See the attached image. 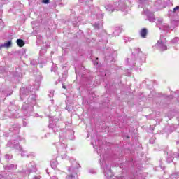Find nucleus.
<instances>
[{"instance_id": "obj_3", "label": "nucleus", "mask_w": 179, "mask_h": 179, "mask_svg": "<svg viewBox=\"0 0 179 179\" xmlns=\"http://www.w3.org/2000/svg\"><path fill=\"white\" fill-rule=\"evenodd\" d=\"M36 106V94H31L27 99L26 101L22 106V111L26 117H38V114L34 113L33 107Z\"/></svg>"}, {"instance_id": "obj_31", "label": "nucleus", "mask_w": 179, "mask_h": 179, "mask_svg": "<svg viewBox=\"0 0 179 179\" xmlns=\"http://www.w3.org/2000/svg\"><path fill=\"white\" fill-rule=\"evenodd\" d=\"M97 19H103L104 17V13L103 12L100 11L99 13L96 14Z\"/></svg>"}, {"instance_id": "obj_48", "label": "nucleus", "mask_w": 179, "mask_h": 179, "mask_svg": "<svg viewBox=\"0 0 179 179\" xmlns=\"http://www.w3.org/2000/svg\"><path fill=\"white\" fill-rule=\"evenodd\" d=\"M63 89H66V87L65 85L62 86Z\"/></svg>"}, {"instance_id": "obj_46", "label": "nucleus", "mask_w": 179, "mask_h": 179, "mask_svg": "<svg viewBox=\"0 0 179 179\" xmlns=\"http://www.w3.org/2000/svg\"><path fill=\"white\" fill-rule=\"evenodd\" d=\"M23 125H24V127H27V122H23Z\"/></svg>"}, {"instance_id": "obj_18", "label": "nucleus", "mask_w": 179, "mask_h": 179, "mask_svg": "<svg viewBox=\"0 0 179 179\" xmlns=\"http://www.w3.org/2000/svg\"><path fill=\"white\" fill-rule=\"evenodd\" d=\"M155 8H157V9H158V10H160L161 9H163L164 8V3L162 0H156L155 3Z\"/></svg>"}, {"instance_id": "obj_12", "label": "nucleus", "mask_w": 179, "mask_h": 179, "mask_svg": "<svg viewBox=\"0 0 179 179\" xmlns=\"http://www.w3.org/2000/svg\"><path fill=\"white\" fill-rule=\"evenodd\" d=\"M58 121L59 120L57 118L50 119V120L49 128L52 129L55 134L61 129L59 125H58Z\"/></svg>"}, {"instance_id": "obj_45", "label": "nucleus", "mask_w": 179, "mask_h": 179, "mask_svg": "<svg viewBox=\"0 0 179 179\" xmlns=\"http://www.w3.org/2000/svg\"><path fill=\"white\" fill-rule=\"evenodd\" d=\"M50 179H58V178L55 176H53Z\"/></svg>"}, {"instance_id": "obj_17", "label": "nucleus", "mask_w": 179, "mask_h": 179, "mask_svg": "<svg viewBox=\"0 0 179 179\" xmlns=\"http://www.w3.org/2000/svg\"><path fill=\"white\" fill-rule=\"evenodd\" d=\"M179 12V6L175 7L173 10H169V17H175Z\"/></svg>"}, {"instance_id": "obj_54", "label": "nucleus", "mask_w": 179, "mask_h": 179, "mask_svg": "<svg viewBox=\"0 0 179 179\" xmlns=\"http://www.w3.org/2000/svg\"><path fill=\"white\" fill-rule=\"evenodd\" d=\"M11 176H12V173H10V177H11Z\"/></svg>"}, {"instance_id": "obj_28", "label": "nucleus", "mask_w": 179, "mask_h": 179, "mask_svg": "<svg viewBox=\"0 0 179 179\" xmlns=\"http://www.w3.org/2000/svg\"><path fill=\"white\" fill-rule=\"evenodd\" d=\"M36 82H37L36 85L40 87V82H41V75L38 74V77L36 78Z\"/></svg>"}, {"instance_id": "obj_13", "label": "nucleus", "mask_w": 179, "mask_h": 179, "mask_svg": "<svg viewBox=\"0 0 179 179\" xmlns=\"http://www.w3.org/2000/svg\"><path fill=\"white\" fill-rule=\"evenodd\" d=\"M26 169H24L25 173H34L37 171V166L35 162H31L26 164Z\"/></svg>"}, {"instance_id": "obj_7", "label": "nucleus", "mask_w": 179, "mask_h": 179, "mask_svg": "<svg viewBox=\"0 0 179 179\" xmlns=\"http://www.w3.org/2000/svg\"><path fill=\"white\" fill-rule=\"evenodd\" d=\"M70 163L71 166L68 168L69 176L66 179H78V169L80 168V165L73 158L70 159Z\"/></svg>"}, {"instance_id": "obj_35", "label": "nucleus", "mask_w": 179, "mask_h": 179, "mask_svg": "<svg viewBox=\"0 0 179 179\" xmlns=\"http://www.w3.org/2000/svg\"><path fill=\"white\" fill-rule=\"evenodd\" d=\"M5 157L7 160H11V159L13 158V156L10 154H6Z\"/></svg>"}, {"instance_id": "obj_2", "label": "nucleus", "mask_w": 179, "mask_h": 179, "mask_svg": "<svg viewBox=\"0 0 179 179\" xmlns=\"http://www.w3.org/2000/svg\"><path fill=\"white\" fill-rule=\"evenodd\" d=\"M133 0H113V5L108 4L105 6L107 12H114L115 10H121L122 12H128L131 9Z\"/></svg>"}, {"instance_id": "obj_1", "label": "nucleus", "mask_w": 179, "mask_h": 179, "mask_svg": "<svg viewBox=\"0 0 179 179\" xmlns=\"http://www.w3.org/2000/svg\"><path fill=\"white\" fill-rule=\"evenodd\" d=\"M145 61H146V56L145 54L141 51L140 48H135L134 49V52L131 55V58H127L126 59V64L130 66V69H134V68L136 72H139L141 69L135 66H141Z\"/></svg>"}, {"instance_id": "obj_16", "label": "nucleus", "mask_w": 179, "mask_h": 179, "mask_svg": "<svg viewBox=\"0 0 179 179\" xmlns=\"http://www.w3.org/2000/svg\"><path fill=\"white\" fill-rule=\"evenodd\" d=\"M29 93H30V91L27 88L22 87L20 90V96L22 101H24V99L27 97Z\"/></svg>"}, {"instance_id": "obj_11", "label": "nucleus", "mask_w": 179, "mask_h": 179, "mask_svg": "<svg viewBox=\"0 0 179 179\" xmlns=\"http://www.w3.org/2000/svg\"><path fill=\"white\" fill-rule=\"evenodd\" d=\"M166 44H167V39L164 36H160V38L155 44V47L159 51H167V45Z\"/></svg>"}, {"instance_id": "obj_39", "label": "nucleus", "mask_w": 179, "mask_h": 179, "mask_svg": "<svg viewBox=\"0 0 179 179\" xmlns=\"http://www.w3.org/2000/svg\"><path fill=\"white\" fill-rule=\"evenodd\" d=\"M42 3H45V5H47L50 3V0H43Z\"/></svg>"}, {"instance_id": "obj_6", "label": "nucleus", "mask_w": 179, "mask_h": 179, "mask_svg": "<svg viewBox=\"0 0 179 179\" xmlns=\"http://www.w3.org/2000/svg\"><path fill=\"white\" fill-rule=\"evenodd\" d=\"M22 139H20V136H15L14 138L11 141H8L7 146L9 148H13L14 149H16V150H18V152H21V156L22 157H24L27 156V157H34L36 156V154L34 152H31L30 154H27V150H23L22 148V146L19 144V142H20Z\"/></svg>"}, {"instance_id": "obj_14", "label": "nucleus", "mask_w": 179, "mask_h": 179, "mask_svg": "<svg viewBox=\"0 0 179 179\" xmlns=\"http://www.w3.org/2000/svg\"><path fill=\"white\" fill-rule=\"evenodd\" d=\"M143 13L147 16V19L149 22L151 23H155V22H156V18L155 17V14H153V13H151L148 9H143Z\"/></svg>"}, {"instance_id": "obj_15", "label": "nucleus", "mask_w": 179, "mask_h": 179, "mask_svg": "<svg viewBox=\"0 0 179 179\" xmlns=\"http://www.w3.org/2000/svg\"><path fill=\"white\" fill-rule=\"evenodd\" d=\"M94 65L96 67V72L98 76H101V78H104V76L107 75V73L104 71V69L103 68V66L97 67V65H99V63L97 62H94Z\"/></svg>"}, {"instance_id": "obj_21", "label": "nucleus", "mask_w": 179, "mask_h": 179, "mask_svg": "<svg viewBox=\"0 0 179 179\" xmlns=\"http://www.w3.org/2000/svg\"><path fill=\"white\" fill-rule=\"evenodd\" d=\"M17 169V164H10L6 166H4V170H16Z\"/></svg>"}, {"instance_id": "obj_52", "label": "nucleus", "mask_w": 179, "mask_h": 179, "mask_svg": "<svg viewBox=\"0 0 179 179\" xmlns=\"http://www.w3.org/2000/svg\"><path fill=\"white\" fill-rule=\"evenodd\" d=\"M101 82H99V83H97V85H99V83H100Z\"/></svg>"}, {"instance_id": "obj_33", "label": "nucleus", "mask_w": 179, "mask_h": 179, "mask_svg": "<svg viewBox=\"0 0 179 179\" xmlns=\"http://www.w3.org/2000/svg\"><path fill=\"white\" fill-rule=\"evenodd\" d=\"M77 20L78 21H75L73 22V26H78V23H79V22H80V20H82V18H80V17H78L77 18Z\"/></svg>"}, {"instance_id": "obj_43", "label": "nucleus", "mask_w": 179, "mask_h": 179, "mask_svg": "<svg viewBox=\"0 0 179 179\" xmlns=\"http://www.w3.org/2000/svg\"><path fill=\"white\" fill-rule=\"evenodd\" d=\"M41 176H35L32 179H41Z\"/></svg>"}, {"instance_id": "obj_36", "label": "nucleus", "mask_w": 179, "mask_h": 179, "mask_svg": "<svg viewBox=\"0 0 179 179\" xmlns=\"http://www.w3.org/2000/svg\"><path fill=\"white\" fill-rule=\"evenodd\" d=\"M173 160H174V158L173 157H169L167 159H166V162L167 163H171V162H173Z\"/></svg>"}, {"instance_id": "obj_30", "label": "nucleus", "mask_w": 179, "mask_h": 179, "mask_svg": "<svg viewBox=\"0 0 179 179\" xmlns=\"http://www.w3.org/2000/svg\"><path fill=\"white\" fill-rule=\"evenodd\" d=\"M178 178H179V172H176L171 175V178H172V179Z\"/></svg>"}, {"instance_id": "obj_29", "label": "nucleus", "mask_w": 179, "mask_h": 179, "mask_svg": "<svg viewBox=\"0 0 179 179\" xmlns=\"http://www.w3.org/2000/svg\"><path fill=\"white\" fill-rule=\"evenodd\" d=\"M178 41H179V38L175 37L169 43L171 44H177V43H178Z\"/></svg>"}, {"instance_id": "obj_26", "label": "nucleus", "mask_w": 179, "mask_h": 179, "mask_svg": "<svg viewBox=\"0 0 179 179\" xmlns=\"http://www.w3.org/2000/svg\"><path fill=\"white\" fill-rule=\"evenodd\" d=\"M12 45V41H8L7 43L0 44V50L1 48H3V47H6V48H9Z\"/></svg>"}, {"instance_id": "obj_8", "label": "nucleus", "mask_w": 179, "mask_h": 179, "mask_svg": "<svg viewBox=\"0 0 179 179\" xmlns=\"http://www.w3.org/2000/svg\"><path fill=\"white\" fill-rule=\"evenodd\" d=\"M171 26L169 27L167 24L163 23V19H158L157 21V26L159 27V30H164V31H170L171 30H174L176 27H178L179 21L173 20L171 22Z\"/></svg>"}, {"instance_id": "obj_37", "label": "nucleus", "mask_w": 179, "mask_h": 179, "mask_svg": "<svg viewBox=\"0 0 179 179\" xmlns=\"http://www.w3.org/2000/svg\"><path fill=\"white\" fill-rule=\"evenodd\" d=\"M49 97H54V90H51L50 94H48Z\"/></svg>"}, {"instance_id": "obj_53", "label": "nucleus", "mask_w": 179, "mask_h": 179, "mask_svg": "<svg viewBox=\"0 0 179 179\" xmlns=\"http://www.w3.org/2000/svg\"><path fill=\"white\" fill-rule=\"evenodd\" d=\"M0 22H2V20H0Z\"/></svg>"}, {"instance_id": "obj_49", "label": "nucleus", "mask_w": 179, "mask_h": 179, "mask_svg": "<svg viewBox=\"0 0 179 179\" xmlns=\"http://www.w3.org/2000/svg\"><path fill=\"white\" fill-rule=\"evenodd\" d=\"M161 169H162V170H164V166H161Z\"/></svg>"}, {"instance_id": "obj_44", "label": "nucleus", "mask_w": 179, "mask_h": 179, "mask_svg": "<svg viewBox=\"0 0 179 179\" xmlns=\"http://www.w3.org/2000/svg\"><path fill=\"white\" fill-rule=\"evenodd\" d=\"M175 94L178 96H176V97L178 98L179 99V91H177L176 92H175Z\"/></svg>"}, {"instance_id": "obj_25", "label": "nucleus", "mask_w": 179, "mask_h": 179, "mask_svg": "<svg viewBox=\"0 0 179 179\" xmlns=\"http://www.w3.org/2000/svg\"><path fill=\"white\" fill-rule=\"evenodd\" d=\"M57 165H58V161H57V159H52L50 161V166H51L52 169H53L54 170H55V169H57Z\"/></svg>"}, {"instance_id": "obj_10", "label": "nucleus", "mask_w": 179, "mask_h": 179, "mask_svg": "<svg viewBox=\"0 0 179 179\" xmlns=\"http://www.w3.org/2000/svg\"><path fill=\"white\" fill-rule=\"evenodd\" d=\"M19 106H16V104L11 103L8 106V112L7 113V115L10 117V118H18L19 117Z\"/></svg>"}, {"instance_id": "obj_9", "label": "nucleus", "mask_w": 179, "mask_h": 179, "mask_svg": "<svg viewBox=\"0 0 179 179\" xmlns=\"http://www.w3.org/2000/svg\"><path fill=\"white\" fill-rule=\"evenodd\" d=\"M75 72L76 75L81 76L83 82L85 83V85L90 87V85H92V80H93V77L90 76V73L86 74V71L85 70V67L81 66L80 71L78 69H75Z\"/></svg>"}, {"instance_id": "obj_27", "label": "nucleus", "mask_w": 179, "mask_h": 179, "mask_svg": "<svg viewBox=\"0 0 179 179\" xmlns=\"http://www.w3.org/2000/svg\"><path fill=\"white\" fill-rule=\"evenodd\" d=\"M17 44L18 47H23V45H24V41H23L22 39H17Z\"/></svg>"}, {"instance_id": "obj_42", "label": "nucleus", "mask_w": 179, "mask_h": 179, "mask_svg": "<svg viewBox=\"0 0 179 179\" xmlns=\"http://www.w3.org/2000/svg\"><path fill=\"white\" fill-rule=\"evenodd\" d=\"M150 143H151V145H153V143H155V139L153 138H151L150 139Z\"/></svg>"}, {"instance_id": "obj_23", "label": "nucleus", "mask_w": 179, "mask_h": 179, "mask_svg": "<svg viewBox=\"0 0 179 179\" xmlns=\"http://www.w3.org/2000/svg\"><path fill=\"white\" fill-rule=\"evenodd\" d=\"M120 33H122V28L117 27L115 29V31L113 33V36H114L115 37L116 36H120Z\"/></svg>"}, {"instance_id": "obj_40", "label": "nucleus", "mask_w": 179, "mask_h": 179, "mask_svg": "<svg viewBox=\"0 0 179 179\" xmlns=\"http://www.w3.org/2000/svg\"><path fill=\"white\" fill-rule=\"evenodd\" d=\"M89 173H90V174H95L96 171L94 169H90Z\"/></svg>"}, {"instance_id": "obj_4", "label": "nucleus", "mask_w": 179, "mask_h": 179, "mask_svg": "<svg viewBox=\"0 0 179 179\" xmlns=\"http://www.w3.org/2000/svg\"><path fill=\"white\" fill-rule=\"evenodd\" d=\"M73 130L68 131L66 134H62L59 135L60 143L57 145V150L58 153L61 155L62 159H65L66 157V148H68V145L64 142V139H66V136L71 135L69 137V139H73Z\"/></svg>"}, {"instance_id": "obj_22", "label": "nucleus", "mask_w": 179, "mask_h": 179, "mask_svg": "<svg viewBox=\"0 0 179 179\" xmlns=\"http://www.w3.org/2000/svg\"><path fill=\"white\" fill-rule=\"evenodd\" d=\"M140 36L142 38H146V36H148V29L146 28H143L140 31Z\"/></svg>"}, {"instance_id": "obj_32", "label": "nucleus", "mask_w": 179, "mask_h": 179, "mask_svg": "<svg viewBox=\"0 0 179 179\" xmlns=\"http://www.w3.org/2000/svg\"><path fill=\"white\" fill-rule=\"evenodd\" d=\"M103 26V22H100V23H95L94 24V27H95V29H100L101 27Z\"/></svg>"}, {"instance_id": "obj_47", "label": "nucleus", "mask_w": 179, "mask_h": 179, "mask_svg": "<svg viewBox=\"0 0 179 179\" xmlns=\"http://www.w3.org/2000/svg\"><path fill=\"white\" fill-rule=\"evenodd\" d=\"M63 80H66V77H64Z\"/></svg>"}, {"instance_id": "obj_19", "label": "nucleus", "mask_w": 179, "mask_h": 179, "mask_svg": "<svg viewBox=\"0 0 179 179\" xmlns=\"http://www.w3.org/2000/svg\"><path fill=\"white\" fill-rule=\"evenodd\" d=\"M10 132H15V134H19V131H20V124H15L10 128Z\"/></svg>"}, {"instance_id": "obj_38", "label": "nucleus", "mask_w": 179, "mask_h": 179, "mask_svg": "<svg viewBox=\"0 0 179 179\" xmlns=\"http://www.w3.org/2000/svg\"><path fill=\"white\" fill-rule=\"evenodd\" d=\"M80 2H85L87 3V2H93V0H79Z\"/></svg>"}, {"instance_id": "obj_50", "label": "nucleus", "mask_w": 179, "mask_h": 179, "mask_svg": "<svg viewBox=\"0 0 179 179\" xmlns=\"http://www.w3.org/2000/svg\"><path fill=\"white\" fill-rule=\"evenodd\" d=\"M2 1H3L5 3H6V1H7L8 0H2Z\"/></svg>"}, {"instance_id": "obj_51", "label": "nucleus", "mask_w": 179, "mask_h": 179, "mask_svg": "<svg viewBox=\"0 0 179 179\" xmlns=\"http://www.w3.org/2000/svg\"><path fill=\"white\" fill-rule=\"evenodd\" d=\"M7 96H10V94H7Z\"/></svg>"}, {"instance_id": "obj_20", "label": "nucleus", "mask_w": 179, "mask_h": 179, "mask_svg": "<svg viewBox=\"0 0 179 179\" xmlns=\"http://www.w3.org/2000/svg\"><path fill=\"white\" fill-rule=\"evenodd\" d=\"M104 57H105V59L106 61H110V60L113 59V52H110V51L107 50L104 53Z\"/></svg>"}, {"instance_id": "obj_41", "label": "nucleus", "mask_w": 179, "mask_h": 179, "mask_svg": "<svg viewBox=\"0 0 179 179\" xmlns=\"http://www.w3.org/2000/svg\"><path fill=\"white\" fill-rule=\"evenodd\" d=\"M124 40L125 43H127V41H131V38L124 37Z\"/></svg>"}, {"instance_id": "obj_34", "label": "nucleus", "mask_w": 179, "mask_h": 179, "mask_svg": "<svg viewBox=\"0 0 179 179\" xmlns=\"http://www.w3.org/2000/svg\"><path fill=\"white\" fill-rule=\"evenodd\" d=\"M31 65H32L33 66H36L37 65H38V62H37V60H31Z\"/></svg>"}, {"instance_id": "obj_24", "label": "nucleus", "mask_w": 179, "mask_h": 179, "mask_svg": "<svg viewBox=\"0 0 179 179\" xmlns=\"http://www.w3.org/2000/svg\"><path fill=\"white\" fill-rule=\"evenodd\" d=\"M149 0H138L139 8H143L145 5H148Z\"/></svg>"}, {"instance_id": "obj_5", "label": "nucleus", "mask_w": 179, "mask_h": 179, "mask_svg": "<svg viewBox=\"0 0 179 179\" xmlns=\"http://www.w3.org/2000/svg\"><path fill=\"white\" fill-rule=\"evenodd\" d=\"M101 169L107 179H122L121 178H117L113 176L111 171V165L110 164V160L108 158H106V156H101L100 160Z\"/></svg>"}]
</instances>
